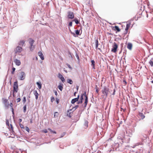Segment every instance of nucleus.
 Listing matches in <instances>:
<instances>
[{
    "instance_id": "f257e3e1",
    "label": "nucleus",
    "mask_w": 153,
    "mask_h": 153,
    "mask_svg": "<svg viewBox=\"0 0 153 153\" xmlns=\"http://www.w3.org/2000/svg\"><path fill=\"white\" fill-rule=\"evenodd\" d=\"M102 92L103 94L102 97H106L110 91L108 88L106 86H104L102 89Z\"/></svg>"
},
{
    "instance_id": "f03ea898",
    "label": "nucleus",
    "mask_w": 153,
    "mask_h": 153,
    "mask_svg": "<svg viewBox=\"0 0 153 153\" xmlns=\"http://www.w3.org/2000/svg\"><path fill=\"white\" fill-rule=\"evenodd\" d=\"M13 96L14 97L15 96L14 94L15 92L17 93L18 90V82H15L13 84Z\"/></svg>"
},
{
    "instance_id": "7ed1b4c3",
    "label": "nucleus",
    "mask_w": 153,
    "mask_h": 153,
    "mask_svg": "<svg viewBox=\"0 0 153 153\" xmlns=\"http://www.w3.org/2000/svg\"><path fill=\"white\" fill-rule=\"evenodd\" d=\"M34 42V41L33 39L31 38L29 39V43L30 45V48L31 51L33 50L35 48V46L33 45Z\"/></svg>"
},
{
    "instance_id": "20e7f679",
    "label": "nucleus",
    "mask_w": 153,
    "mask_h": 153,
    "mask_svg": "<svg viewBox=\"0 0 153 153\" xmlns=\"http://www.w3.org/2000/svg\"><path fill=\"white\" fill-rule=\"evenodd\" d=\"M3 103L5 108H9V104L7 99L3 98L2 99Z\"/></svg>"
},
{
    "instance_id": "39448f33",
    "label": "nucleus",
    "mask_w": 153,
    "mask_h": 153,
    "mask_svg": "<svg viewBox=\"0 0 153 153\" xmlns=\"http://www.w3.org/2000/svg\"><path fill=\"white\" fill-rule=\"evenodd\" d=\"M118 48V45L115 42H114L111 49V51L114 53H116L117 51V49Z\"/></svg>"
},
{
    "instance_id": "423d86ee",
    "label": "nucleus",
    "mask_w": 153,
    "mask_h": 153,
    "mask_svg": "<svg viewBox=\"0 0 153 153\" xmlns=\"http://www.w3.org/2000/svg\"><path fill=\"white\" fill-rule=\"evenodd\" d=\"M22 48L20 46H17L14 50V51L15 53H20L22 51Z\"/></svg>"
},
{
    "instance_id": "0eeeda50",
    "label": "nucleus",
    "mask_w": 153,
    "mask_h": 153,
    "mask_svg": "<svg viewBox=\"0 0 153 153\" xmlns=\"http://www.w3.org/2000/svg\"><path fill=\"white\" fill-rule=\"evenodd\" d=\"M68 19H72L74 17V15L73 12L71 11H69L68 13Z\"/></svg>"
},
{
    "instance_id": "6e6552de",
    "label": "nucleus",
    "mask_w": 153,
    "mask_h": 153,
    "mask_svg": "<svg viewBox=\"0 0 153 153\" xmlns=\"http://www.w3.org/2000/svg\"><path fill=\"white\" fill-rule=\"evenodd\" d=\"M20 79L21 80H24L25 77V74L24 72H21L20 73Z\"/></svg>"
},
{
    "instance_id": "1a4fd4ad",
    "label": "nucleus",
    "mask_w": 153,
    "mask_h": 153,
    "mask_svg": "<svg viewBox=\"0 0 153 153\" xmlns=\"http://www.w3.org/2000/svg\"><path fill=\"white\" fill-rule=\"evenodd\" d=\"M131 24L130 23H128L127 24L126 27L125 29V31L124 32L125 34H127L128 33V30Z\"/></svg>"
},
{
    "instance_id": "9d476101",
    "label": "nucleus",
    "mask_w": 153,
    "mask_h": 153,
    "mask_svg": "<svg viewBox=\"0 0 153 153\" xmlns=\"http://www.w3.org/2000/svg\"><path fill=\"white\" fill-rule=\"evenodd\" d=\"M84 94L85 95V97L84 103L85 104V107L86 106L88 102V97L86 95V91H85L84 92Z\"/></svg>"
},
{
    "instance_id": "9b49d317",
    "label": "nucleus",
    "mask_w": 153,
    "mask_h": 153,
    "mask_svg": "<svg viewBox=\"0 0 153 153\" xmlns=\"http://www.w3.org/2000/svg\"><path fill=\"white\" fill-rule=\"evenodd\" d=\"M58 77L63 82H65V80L62 75L60 73H59L58 75Z\"/></svg>"
},
{
    "instance_id": "f8f14e48",
    "label": "nucleus",
    "mask_w": 153,
    "mask_h": 153,
    "mask_svg": "<svg viewBox=\"0 0 153 153\" xmlns=\"http://www.w3.org/2000/svg\"><path fill=\"white\" fill-rule=\"evenodd\" d=\"M79 95H78L77 98L73 99L71 101V103L72 104H74L76 102L78 101L79 100Z\"/></svg>"
},
{
    "instance_id": "ddd939ff",
    "label": "nucleus",
    "mask_w": 153,
    "mask_h": 153,
    "mask_svg": "<svg viewBox=\"0 0 153 153\" xmlns=\"http://www.w3.org/2000/svg\"><path fill=\"white\" fill-rule=\"evenodd\" d=\"M138 115L139 117L142 120L145 117V116L141 112H139Z\"/></svg>"
},
{
    "instance_id": "4468645a",
    "label": "nucleus",
    "mask_w": 153,
    "mask_h": 153,
    "mask_svg": "<svg viewBox=\"0 0 153 153\" xmlns=\"http://www.w3.org/2000/svg\"><path fill=\"white\" fill-rule=\"evenodd\" d=\"M132 45L131 43H128L127 47L130 50H131L132 48Z\"/></svg>"
},
{
    "instance_id": "2eb2a0df",
    "label": "nucleus",
    "mask_w": 153,
    "mask_h": 153,
    "mask_svg": "<svg viewBox=\"0 0 153 153\" xmlns=\"http://www.w3.org/2000/svg\"><path fill=\"white\" fill-rule=\"evenodd\" d=\"M14 62H15L16 65L18 66H19L21 64V62L19 60H18L17 59H16L14 60Z\"/></svg>"
},
{
    "instance_id": "dca6fc26",
    "label": "nucleus",
    "mask_w": 153,
    "mask_h": 153,
    "mask_svg": "<svg viewBox=\"0 0 153 153\" xmlns=\"http://www.w3.org/2000/svg\"><path fill=\"white\" fill-rule=\"evenodd\" d=\"M8 128H9L10 131H11L13 133L14 132L13 131V128L12 124H10V126H9V127H8Z\"/></svg>"
},
{
    "instance_id": "f3484780",
    "label": "nucleus",
    "mask_w": 153,
    "mask_h": 153,
    "mask_svg": "<svg viewBox=\"0 0 153 153\" xmlns=\"http://www.w3.org/2000/svg\"><path fill=\"white\" fill-rule=\"evenodd\" d=\"M38 55L42 60H43L44 59V56L41 52H38Z\"/></svg>"
},
{
    "instance_id": "a211bd4d",
    "label": "nucleus",
    "mask_w": 153,
    "mask_h": 153,
    "mask_svg": "<svg viewBox=\"0 0 153 153\" xmlns=\"http://www.w3.org/2000/svg\"><path fill=\"white\" fill-rule=\"evenodd\" d=\"M33 94L35 96L36 99L37 100L38 98L39 94L36 91H33Z\"/></svg>"
},
{
    "instance_id": "6ab92c4d",
    "label": "nucleus",
    "mask_w": 153,
    "mask_h": 153,
    "mask_svg": "<svg viewBox=\"0 0 153 153\" xmlns=\"http://www.w3.org/2000/svg\"><path fill=\"white\" fill-rule=\"evenodd\" d=\"M25 41L24 40L20 41L19 43V45L20 46H23L25 44Z\"/></svg>"
},
{
    "instance_id": "aec40b11",
    "label": "nucleus",
    "mask_w": 153,
    "mask_h": 153,
    "mask_svg": "<svg viewBox=\"0 0 153 153\" xmlns=\"http://www.w3.org/2000/svg\"><path fill=\"white\" fill-rule=\"evenodd\" d=\"M114 28H115L114 30H117V32H119L120 31V29L119 27L117 26H115Z\"/></svg>"
},
{
    "instance_id": "412c9836",
    "label": "nucleus",
    "mask_w": 153,
    "mask_h": 153,
    "mask_svg": "<svg viewBox=\"0 0 153 153\" xmlns=\"http://www.w3.org/2000/svg\"><path fill=\"white\" fill-rule=\"evenodd\" d=\"M91 65L93 66V68L94 69H95V61L94 60H92L91 61Z\"/></svg>"
},
{
    "instance_id": "4be33fe9",
    "label": "nucleus",
    "mask_w": 153,
    "mask_h": 153,
    "mask_svg": "<svg viewBox=\"0 0 153 153\" xmlns=\"http://www.w3.org/2000/svg\"><path fill=\"white\" fill-rule=\"evenodd\" d=\"M149 63L152 67L153 66V59L152 58L149 62Z\"/></svg>"
},
{
    "instance_id": "5701e85b",
    "label": "nucleus",
    "mask_w": 153,
    "mask_h": 153,
    "mask_svg": "<svg viewBox=\"0 0 153 153\" xmlns=\"http://www.w3.org/2000/svg\"><path fill=\"white\" fill-rule=\"evenodd\" d=\"M13 103L12 102H10V104H9V106H10V107L11 108V109L12 110V112H13V113L14 114V110L13 108Z\"/></svg>"
},
{
    "instance_id": "b1692460",
    "label": "nucleus",
    "mask_w": 153,
    "mask_h": 153,
    "mask_svg": "<svg viewBox=\"0 0 153 153\" xmlns=\"http://www.w3.org/2000/svg\"><path fill=\"white\" fill-rule=\"evenodd\" d=\"M67 82L68 83L70 84H72L73 83V82L72 80L70 79H68L67 80Z\"/></svg>"
},
{
    "instance_id": "393cba45",
    "label": "nucleus",
    "mask_w": 153,
    "mask_h": 153,
    "mask_svg": "<svg viewBox=\"0 0 153 153\" xmlns=\"http://www.w3.org/2000/svg\"><path fill=\"white\" fill-rule=\"evenodd\" d=\"M37 85L38 86V87L40 89L42 88V84L40 83H39V82H37L36 83Z\"/></svg>"
},
{
    "instance_id": "a878e982",
    "label": "nucleus",
    "mask_w": 153,
    "mask_h": 153,
    "mask_svg": "<svg viewBox=\"0 0 153 153\" xmlns=\"http://www.w3.org/2000/svg\"><path fill=\"white\" fill-rule=\"evenodd\" d=\"M59 113L57 112H55L54 114V116L55 118L57 117Z\"/></svg>"
},
{
    "instance_id": "bb28decb",
    "label": "nucleus",
    "mask_w": 153,
    "mask_h": 153,
    "mask_svg": "<svg viewBox=\"0 0 153 153\" xmlns=\"http://www.w3.org/2000/svg\"><path fill=\"white\" fill-rule=\"evenodd\" d=\"M6 124L7 126H8V127H9V120L8 119H6Z\"/></svg>"
},
{
    "instance_id": "cd10ccee",
    "label": "nucleus",
    "mask_w": 153,
    "mask_h": 153,
    "mask_svg": "<svg viewBox=\"0 0 153 153\" xmlns=\"http://www.w3.org/2000/svg\"><path fill=\"white\" fill-rule=\"evenodd\" d=\"M73 21H74L75 22V23L77 24L79 23V22L78 19L76 18H75L73 20Z\"/></svg>"
},
{
    "instance_id": "c85d7f7f",
    "label": "nucleus",
    "mask_w": 153,
    "mask_h": 153,
    "mask_svg": "<svg viewBox=\"0 0 153 153\" xmlns=\"http://www.w3.org/2000/svg\"><path fill=\"white\" fill-rule=\"evenodd\" d=\"M95 43H96V48H97V47H98V41L97 39V40H96Z\"/></svg>"
},
{
    "instance_id": "c756f323",
    "label": "nucleus",
    "mask_w": 153,
    "mask_h": 153,
    "mask_svg": "<svg viewBox=\"0 0 153 153\" xmlns=\"http://www.w3.org/2000/svg\"><path fill=\"white\" fill-rule=\"evenodd\" d=\"M58 88L61 91H62L63 89V87L62 85H59L58 86Z\"/></svg>"
},
{
    "instance_id": "7c9ffc66",
    "label": "nucleus",
    "mask_w": 153,
    "mask_h": 153,
    "mask_svg": "<svg viewBox=\"0 0 153 153\" xmlns=\"http://www.w3.org/2000/svg\"><path fill=\"white\" fill-rule=\"evenodd\" d=\"M75 32L76 33V34L77 35H79L80 30H75Z\"/></svg>"
},
{
    "instance_id": "2f4dec72",
    "label": "nucleus",
    "mask_w": 153,
    "mask_h": 153,
    "mask_svg": "<svg viewBox=\"0 0 153 153\" xmlns=\"http://www.w3.org/2000/svg\"><path fill=\"white\" fill-rule=\"evenodd\" d=\"M48 130H49L51 132L53 133L56 134V132L55 131L52 130L50 128H48Z\"/></svg>"
},
{
    "instance_id": "473e14b6",
    "label": "nucleus",
    "mask_w": 153,
    "mask_h": 153,
    "mask_svg": "<svg viewBox=\"0 0 153 153\" xmlns=\"http://www.w3.org/2000/svg\"><path fill=\"white\" fill-rule=\"evenodd\" d=\"M83 96L85 97V95L84 94V93L82 94L81 97L80 98V100H83Z\"/></svg>"
},
{
    "instance_id": "72a5a7b5",
    "label": "nucleus",
    "mask_w": 153,
    "mask_h": 153,
    "mask_svg": "<svg viewBox=\"0 0 153 153\" xmlns=\"http://www.w3.org/2000/svg\"><path fill=\"white\" fill-rule=\"evenodd\" d=\"M15 69H16L14 68H12V71L11 72V73L12 74H14V71H15Z\"/></svg>"
},
{
    "instance_id": "f704fd0d",
    "label": "nucleus",
    "mask_w": 153,
    "mask_h": 153,
    "mask_svg": "<svg viewBox=\"0 0 153 153\" xmlns=\"http://www.w3.org/2000/svg\"><path fill=\"white\" fill-rule=\"evenodd\" d=\"M23 109H24V112H25L26 111V105H25L23 107Z\"/></svg>"
},
{
    "instance_id": "c9c22d12",
    "label": "nucleus",
    "mask_w": 153,
    "mask_h": 153,
    "mask_svg": "<svg viewBox=\"0 0 153 153\" xmlns=\"http://www.w3.org/2000/svg\"><path fill=\"white\" fill-rule=\"evenodd\" d=\"M26 100V97H23V101H22L24 103H25V102Z\"/></svg>"
},
{
    "instance_id": "e433bc0d",
    "label": "nucleus",
    "mask_w": 153,
    "mask_h": 153,
    "mask_svg": "<svg viewBox=\"0 0 153 153\" xmlns=\"http://www.w3.org/2000/svg\"><path fill=\"white\" fill-rule=\"evenodd\" d=\"M42 132H44L45 133H47L48 132V131L46 129H45L44 130H42Z\"/></svg>"
},
{
    "instance_id": "4c0bfd02",
    "label": "nucleus",
    "mask_w": 153,
    "mask_h": 153,
    "mask_svg": "<svg viewBox=\"0 0 153 153\" xmlns=\"http://www.w3.org/2000/svg\"><path fill=\"white\" fill-rule=\"evenodd\" d=\"M54 98L53 97H51V100L52 102H53L54 100Z\"/></svg>"
},
{
    "instance_id": "58836bf2",
    "label": "nucleus",
    "mask_w": 153,
    "mask_h": 153,
    "mask_svg": "<svg viewBox=\"0 0 153 153\" xmlns=\"http://www.w3.org/2000/svg\"><path fill=\"white\" fill-rule=\"evenodd\" d=\"M16 100L17 102H20L21 101V99L20 98H18L16 99Z\"/></svg>"
},
{
    "instance_id": "ea45409f",
    "label": "nucleus",
    "mask_w": 153,
    "mask_h": 153,
    "mask_svg": "<svg viewBox=\"0 0 153 153\" xmlns=\"http://www.w3.org/2000/svg\"><path fill=\"white\" fill-rule=\"evenodd\" d=\"M65 134V132H63V133H62L60 137V138H61L63 137Z\"/></svg>"
},
{
    "instance_id": "a19ab883",
    "label": "nucleus",
    "mask_w": 153,
    "mask_h": 153,
    "mask_svg": "<svg viewBox=\"0 0 153 153\" xmlns=\"http://www.w3.org/2000/svg\"><path fill=\"white\" fill-rule=\"evenodd\" d=\"M26 130L28 132H29L30 129H29V128L28 127H26Z\"/></svg>"
},
{
    "instance_id": "79ce46f5",
    "label": "nucleus",
    "mask_w": 153,
    "mask_h": 153,
    "mask_svg": "<svg viewBox=\"0 0 153 153\" xmlns=\"http://www.w3.org/2000/svg\"><path fill=\"white\" fill-rule=\"evenodd\" d=\"M72 22H70L68 26L69 27H71L72 26Z\"/></svg>"
},
{
    "instance_id": "37998d69",
    "label": "nucleus",
    "mask_w": 153,
    "mask_h": 153,
    "mask_svg": "<svg viewBox=\"0 0 153 153\" xmlns=\"http://www.w3.org/2000/svg\"><path fill=\"white\" fill-rule=\"evenodd\" d=\"M71 33L75 37H76V34L74 33H73L71 31Z\"/></svg>"
},
{
    "instance_id": "c03bdc74",
    "label": "nucleus",
    "mask_w": 153,
    "mask_h": 153,
    "mask_svg": "<svg viewBox=\"0 0 153 153\" xmlns=\"http://www.w3.org/2000/svg\"><path fill=\"white\" fill-rule=\"evenodd\" d=\"M67 65V66H68V67L69 68L71 69H72V68H71V66L69 65L68 64Z\"/></svg>"
},
{
    "instance_id": "a18cd8bd",
    "label": "nucleus",
    "mask_w": 153,
    "mask_h": 153,
    "mask_svg": "<svg viewBox=\"0 0 153 153\" xmlns=\"http://www.w3.org/2000/svg\"><path fill=\"white\" fill-rule=\"evenodd\" d=\"M56 96H57L58 94L57 93L56 91H55L54 92Z\"/></svg>"
},
{
    "instance_id": "49530a36",
    "label": "nucleus",
    "mask_w": 153,
    "mask_h": 153,
    "mask_svg": "<svg viewBox=\"0 0 153 153\" xmlns=\"http://www.w3.org/2000/svg\"><path fill=\"white\" fill-rule=\"evenodd\" d=\"M82 101H83V100H80L79 102H80V103H82Z\"/></svg>"
},
{
    "instance_id": "de8ad7c7",
    "label": "nucleus",
    "mask_w": 153,
    "mask_h": 153,
    "mask_svg": "<svg viewBox=\"0 0 153 153\" xmlns=\"http://www.w3.org/2000/svg\"><path fill=\"white\" fill-rule=\"evenodd\" d=\"M59 100L58 99L56 100V102L57 103V104H58L59 103Z\"/></svg>"
},
{
    "instance_id": "09e8293b",
    "label": "nucleus",
    "mask_w": 153,
    "mask_h": 153,
    "mask_svg": "<svg viewBox=\"0 0 153 153\" xmlns=\"http://www.w3.org/2000/svg\"><path fill=\"white\" fill-rule=\"evenodd\" d=\"M33 123L32 120L31 119L30 120V123Z\"/></svg>"
},
{
    "instance_id": "8fccbe9b",
    "label": "nucleus",
    "mask_w": 153,
    "mask_h": 153,
    "mask_svg": "<svg viewBox=\"0 0 153 153\" xmlns=\"http://www.w3.org/2000/svg\"><path fill=\"white\" fill-rule=\"evenodd\" d=\"M76 92H75L74 93V96H76Z\"/></svg>"
},
{
    "instance_id": "3c124183",
    "label": "nucleus",
    "mask_w": 153,
    "mask_h": 153,
    "mask_svg": "<svg viewBox=\"0 0 153 153\" xmlns=\"http://www.w3.org/2000/svg\"><path fill=\"white\" fill-rule=\"evenodd\" d=\"M23 126L22 125H20V127L21 128H23Z\"/></svg>"
},
{
    "instance_id": "603ef678",
    "label": "nucleus",
    "mask_w": 153,
    "mask_h": 153,
    "mask_svg": "<svg viewBox=\"0 0 153 153\" xmlns=\"http://www.w3.org/2000/svg\"><path fill=\"white\" fill-rule=\"evenodd\" d=\"M19 121L20 122H21L22 121V120L21 119H19Z\"/></svg>"
},
{
    "instance_id": "864d4df0",
    "label": "nucleus",
    "mask_w": 153,
    "mask_h": 153,
    "mask_svg": "<svg viewBox=\"0 0 153 153\" xmlns=\"http://www.w3.org/2000/svg\"><path fill=\"white\" fill-rule=\"evenodd\" d=\"M146 137H147L146 135H145V137H144V138H145V139H146Z\"/></svg>"
},
{
    "instance_id": "5fc2aeb1",
    "label": "nucleus",
    "mask_w": 153,
    "mask_h": 153,
    "mask_svg": "<svg viewBox=\"0 0 153 153\" xmlns=\"http://www.w3.org/2000/svg\"><path fill=\"white\" fill-rule=\"evenodd\" d=\"M96 92H97V93H98V89H96Z\"/></svg>"
},
{
    "instance_id": "6e6d98bb",
    "label": "nucleus",
    "mask_w": 153,
    "mask_h": 153,
    "mask_svg": "<svg viewBox=\"0 0 153 153\" xmlns=\"http://www.w3.org/2000/svg\"><path fill=\"white\" fill-rule=\"evenodd\" d=\"M115 92V90L114 89V93H113V94H114V93Z\"/></svg>"
},
{
    "instance_id": "4d7b16f0",
    "label": "nucleus",
    "mask_w": 153,
    "mask_h": 153,
    "mask_svg": "<svg viewBox=\"0 0 153 153\" xmlns=\"http://www.w3.org/2000/svg\"><path fill=\"white\" fill-rule=\"evenodd\" d=\"M123 82H125V83L126 84V81H123Z\"/></svg>"
},
{
    "instance_id": "13d9d810",
    "label": "nucleus",
    "mask_w": 153,
    "mask_h": 153,
    "mask_svg": "<svg viewBox=\"0 0 153 153\" xmlns=\"http://www.w3.org/2000/svg\"><path fill=\"white\" fill-rule=\"evenodd\" d=\"M85 123L86 125H88V123H87V122H85Z\"/></svg>"
},
{
    "instance_id": "bf43d9fd",
    "label": "nucleus",
    "mask_w": 153,
    "mask_h": 153,
    "mask_svg": "<svg viewBox=\"0 0 153 153\" xmlns=\"http://www.w3.org/2000/svg\"><path fill=\"white\" fill-rule=\"evenodd\" d=\"M79 103H80L79 101L77 102V104H79Z\"/></svg>"
},
{
    "instance_id": "052dcab7",
    "label": "nucleus",
    "mask_w": 153,
    "mask_h": 153,
    "mask_svg": "<svg viewBox=\"0 0 153 153\" xmlns=\"http://www.w3.org/2000/svg\"><path fill=\"white\" fill-rule=\"evenodd\" d=\"M65 72H66V73H67V71H66L65 70Z\"/></svg>"
},
{
    "instance_id": "680f3d73",
    "label": "nucleus",
    "mask_w": 153,
    "mask_h": 153,
    "mask_svg": "<svg viewBox=\"0 0 153 153\" xmlns=\"http://www.w3.org/2000/svg\"><path fill=\"white\" fill-rule=\"evenodd\" d=\"M147 17L148 18V14L147 15Z\"/></svg>"
},
{
    "instance_id": "e2e57ef3",
    "label": "nucleus",
    "mask_w": 153,
    "mask_h": 153,
    "mask_svg": "<svg viewBox=\"0 0 153 153\" xmlns=\"http://www.w3.org/2000/svg\"><path fill=\"white\" fill-rule=\"evenodd\" d=\"M123 111H125V109H123Z\"/></svg>"
},
{
    "instance_id": "0e129e2a",
    "label": "nucleus",
    "mask_w": 153,
    "mask_h": 153,
    "mask_svg": "<svg viewBox=\"0 0 153 153\" xmlns=\"http://www.w3.org/2000/svg\"><path fill=\"white\" fill-rule=\"evenodd\" d=\"M78 105H76V107H78Z\"/></svg>"
}]
</instances>
